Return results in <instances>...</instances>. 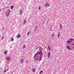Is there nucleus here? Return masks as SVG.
I'll list each match as a JSON object with an SVG mask.
<instances>
[{
  "label": "nucleus",
  "mask_w": 74,
  "mask_h": 74,
  "mask_svg": "<svg viewBox=\"0 0 74 74\" xmlns=\"http://www.w3.org/2000/svg\"><path fill=\"white\" fill-rule=\"evenodd\" d=\"M38 54H39L40 55H43V54L42 53V51H40V52H38L35 54L34 56V58H35V57H37L38 56Z\"/></svg>",
  "instance_id": "nucleus-1"
},
{
  "label": "nucleus",
  "mask_w": 74,
  "mask_h": 74,
  "mask_svg": "<svg viewBox=\"0 0 74 74\" xmlns=\"http://www.w3.org/2000/svg\"><path fill=\"white\" fill-rule=\"evenodd\" d=\"M6 60L8 62H10V61L11 60V58L9 56H7L6 58Z\"/></svg>",
  "instance_id": "nucleus-2"
},
{
  "label": "nucleus",
  "mask_w": 74,
  "mask_h": 74,
  "mask_svg": "<svg viewBox=\"0 0 74 74\" xmlns=\"http://www.w3.org/2000/svg\"><path fill=\"white\" fill-rule=\"evenodd\" d=\"M49 6H50V4L48 3H46L45 4V7H46V8H48Z\"/></svg>",
  "instance_id": "nucleus-3"
},
{
  "label": "nucleus",
  "mask_w": 74,
  "mask_h": 74,
  "mask_svg": "<svg viewBox=\"0 0 74 74\" xmlns=\"http://www.w3.org/2000/svg\"><path fill=\"white\" fill-rule=\"evenodd\" d=\"M34 60H38V61H41V60H42V58H41V56L39 57V58H38V59H36L34 58Z\"/></svg>",
  "instance_id": "nucleus-4"
},
{
  "label": "nucleus",
  "mask_w": 74,
  "mask_h": 74,
  "mask_svg": "<svg viewBox=\"0 0 74 74\" xmlns=\"http://www.w3.org/2000/svg\"><path fill=\"white\" fill-rule=\"evenodd\" d=\"M11 12V11L10 10H9L6 13V16H9V15H10V12Z\"/></svg>",
  "instance_id": "nucleus-5"
},
{
  "label": "nucleus",
  "mask_w": 74,
  "mask_h": 74,
  "mask_svg": "<svg viewBox=\"0 0 74 74\" xmlns=\"http://www.w3.org/2000/svg\"><path fill=\"white\" fill-rule=\"evenodd\" d=\"M24 61V59L23 58H22L21 59V60L20 61V62L22 64L23 63Z\"/></svg>",
  "instance_id": "nucleus-6"
},
{
  "label": "nucleus",
  "mask_w": 74,
  "mask_h": 74,
  "mask_svg": "<svg viewBox=\"0 0 74 74\" xmlns=\"http://www.w3.org/2000/svg\"><path fill=\"white\" fill-rule=\"evenodd\" d=\"M48 58H49L51 57V53L49 52L47 54Z\"/></svg>",
  "instance_id": "nucleus-7"
},
{
  "label": "nucleus",
  "mask_w": 74,
  "mask_h": 74,
  "mask_svg": "<svg viewBox=\"0 0 74 74\" xmlns=\"http://www.w3.org/2000/svg\"><path fill=\"white\" fill-rule=\"evenodd\" d=\"M70 40H68L67 42V43L69 44V42H71V41H73V39L70 38Z\"/></svg>",
  "instance_id": "nucleus-8"
},
{
  "label": "nucleus",
  "mask_w": 74,
  "mask_h": 74,
  "mask_svg": "<svg viewBox=\"0 0 74 74\" xmlns=\"http://www.w3.org/2000/svg\"><path fill=\"white\" fill-rule=\"evenodd\" d=\"M66 48L67 49H68V50H71V48H70V47L69 46H67L66 47Z\"/></svg>",
  "instance_id": "nucleus-9"
},
{
  "label": "nucleus",
  "mask_w": 74,
  "mask_h": 74,
  "mask_svg": "<svg viewBox=\"0 0 74 74\" xmlns=\"http://www.w3.org/2000/svg\"><path fill=\"white\" fill-rule=\"evenodd\" d=\"M21 37V35L20 34H18L16 36V38H19Z\"/></svg>",
  "instance_id": "nucleus-10"
},
{
  "label": "nucleus",
  "mask_w": 74,
  "mask_h": 74,
  "mask_svg": "<svg viewBox=\"0 0 74 74\" xmlns=\"http://www.w3.org/2000/svg\"><path fill=\"white\" fill-rule=\"evenodd\" d=\"M4 53L6 55L7 53V50H5L4 51Z\"/></svg>",
  "instance_id": "nucleus-11"
},
{
  "label": "nucleus",
  "mask_w": 74,
  "mask_h": 74,
  "mask_svg": "<svg viewBox=\"0 0 74 74\" xmlns=\"http://www.w3.org/2000/svg\"><path fill=\"white\" fill-rule=\"evenodd\" d=\"M48 48L49 51H50V50L51 49V47L50 46H48Z\"/></svg>",
  "instance_id": "nucleus-12"
},
{
  "label": "nucleus",
  "mask_w": 74,
  "mask_h": 74,
  "mask_svg": "<svg viewBox=\"0 0 74 74\" xmlns=\"http://www.w3.org/2000/svg\"><path fill=\"white\" fill-rule=\"evenodd\" d=\"M60 28L61 29H62V28L63 27V26H62V25L61 24L60 25Z\"/></svg>",
  "instance_id": "nucleus-13"
},
{
  "label": "nucleus",
  "mask_w": 74,
  "mask_h": 74,
  "mask_svg": "<svg viewBox=\"0 0 74 74\" xmlns=\"http://www.w3.org/2000/svg\"><path fill=\"white\" fill-rule=\"evenodd\" d=\"M44 73V71H41L39 73V74H41V73Z\"/></svg>",
  "instance_id": "nucleus-14"
},
{
  "label": "nucleus",
  "mask_w": 74,
  "mask_h": 74,
  "mask_svg": "<svg viewBox=\"0 0 74 74\" xmlns=\"http://www.w3.org/2000/svg\"><path fill=\"white\" fill-rule=\"evenodd\" d=\"M20 14H22V10H21L20 12Z\"/></svg>",
  "instance_id": "nucleus-15"
},
{
  "label": "nucleus",
  "mask_w": 74,
  "mask_h": 74,
  "mask_svg": "<svg viewBox=\"0 0 74 74\" xmlns=\"http://www.w3.org/2000/svg\"><path fill=\"white\" fill-rule=\"evenodd\" d=\"M36 70H35V68H34L32 69L33 72H35Z\"/></svg>",
  "instance_id": "nucleus-16"
},
{
  "label": "nucleus",
  "mask_w": 74,
  "mask_h": 74,
  "mask_svg": "<svg viewBox=\"0 0 74 74\" xmlns=\"http://www.w3.org/2000/svg\"><path fill=\"white\" fill-rule=\"evenodd\" d=\"M14 8V6H12L10 8L11 9H12H12H13V8Z\"/></svg>",
  "instance_id": "nucleus-17"
},
{
  "label": "nucleus",
  "mask_w": 74,
  "mask_h": 74,
  "mask_svg": "<svg viewBox=\"0 0 74 74\" xmlns=\"http://www.w3.org/2000/svg\"><path fill=\"white\" fill-rule=\"evenodd\" d=\"M39 50L40 51H42V48L40 47V48H39Z\"/></svg>",
  "instance_id": "nucleus-18"
},
{
  "label": "nucleus",
  "mask_w": 74,
  "mask_h": 74,
  "mask_svg": "<svg viewBox=\"0 0 74 74\" xmlns=\"http://www.w3.org/2000/svg\"><path fill=\"white\" fill-rule=\"evenodd\" d=\"M29 34H30V31L29 32L27 33V35L29 36Z\"/></svg>",
  "instance_id": "nucleus-19"
},
{
  "label": "nucleus",
  "mask_w": 74,
  "mask_h": 74,
  "mask_svg": "<svg viewBox=\"0 0 74 74\" xmlns=\"http://www.w3.org/2000/svg\"><path fill=\"white\" fill-rule=\"evenodd\" d=\"M11 41H14V39L13 38H11Z\"/></svg>",
  "instance_id": "nucleus-20"
},
{
  "label": "nucleus",
  "mask_w": 74,
  "mask_h": 74,
  "mask_svg": "<svg viewBox=\"0 0 74 74\" xmlns=\"http://www.w3.org/2000/svg\"><path fill=\"white\" fill-rule=\"evenodd\" d=\"M60 36V34L59 33H58V38H59V37Z\"/></svg>",
  "instance_id": "nucleus-21"
},
{
  "label": "nucleus",
  "mask_w": 74,
  "mask_h": 74,
  "mask_svg": "<svg viewBox=\"0 0 74 74\" xmlns=\"http://www.w3.org/2000/svg\"><path fill=\"white\" fill-rule=\"evenodd\" d=\"M26 23V20H25L23 22V23Z\"/></svg>",
  "instance_id": "nucleus-22"
},
{
  "label": "nucleus",
  "mask_w": 74,
  "mask_h": 74,
  "mask_svg": "<svg viewBox=\"0 0 74 74\" xmlns=\"http://www.w3.org/2000/svg\"><path fill=\"white\" fill-rule=\"evenodd\" d=\"M6 71H7V69L5 70L4 71V73H6Z\"/></svg>",
  "instance_id": "nucleus-23"
},
{
  "label": "nucleus",
  "mask_w": 74,
  "mask_h": 74,
  "mask_svg": "<svg viewBox=\"0 0 74 74\" xmlns=\"http://www.w3.org/2000/svg\"><path fill=\"white\" fill-rule=\"evenodd\" d=\"M54 36V34H52V38H53V36Z\"/></svg>",
  "instance_id": "nucleus-24"
},
{
  "label": "nucleus",
  "mask_w": 74,
  "mask_h": 74,
  "mask_svg": "<svg viewBox=\"0 0 74 74\" xmlns=\"http://www.w3.org/2000/svg\"><path fill=\"white\" fill-rule=\"evenodd\" d=\"M1 38H2V39H1L2 40H3V39H4V37L2 36Z\"/></svg>",
  "instance_id": "nucleus-25"
},
{
  "label": "nucleus",
  "mask_w": 74,
  "mask_h": 74,
  "mask_svg": "<svg viewBox=\"0 0 74 74\" xmlns=\"http://www.w3.org/2000/svg\"><path fill=\"white\" fill-rule=\"evenodd\" d=\"M26 47V46L25 45H24L23 47V48H25Z\"/></svg>",
  "instance_id": "nucleus-26"
},
{
  "label": "nucleus",
  "mask_w": 74,
  "mask_h": 74,
  "mask_svg": "<svg viewBox=\"0 0 74 74\" xmlns=\"http://www.w3.org/2000/svg\"><path fill=\"white\" fill-rule=\"evenodd\" d=\"M9 7V6H6V7H5V8H8Z\"/></svg>",
  "instance_id": "nucleus-27"
},
{
  "label": "nucleus",
  "mask_w": 74,
  "mask_h": 74,
  "mask_svg": "<svg viewBox=\"0 0 74 74\" xmlns=\"http://www.w3.org/2000/svg\"><path fill=\"white\" fill-rule=\"evenodd\" d=\"M40 9H41V7H39L38 8V9L40 10Z\"/></svg>",
  "instance_id": "nucleus-28"
},
{
  "label": "nucleus",
  "mask_w": 74,
  "mask_h": 74,
  "mask_svg": "<svg viewBox=\"0 0 74 74\" xmlns=\"http://www.w3.org/2000/svg\"><path fill=\"white\" fill-rule=\"evenodd\" d=\"M1 10L0 9V12H1Z\"/></svg>",
  "instance_id": "nucleus-29"
},
{
  "label": "nucleus",
  "mask_w": 74,
  "mask_h": 74,
  "mask_svg": "<svg viewBox=\"0 0 74 74\" xmlns=\"http://www.w3.org/2000/svg\"><path fill=\"white\" fill-rule=\"evenodd\" d=\"M8 69H7V71H8Z\"/></svg>",
  "instance_id": "nucleus-30"
},
{
  "label": "nucleus",
  "mask_w": 74,
  "mask_h": 74,
  "mask_svg": "<svg viewBox=\"0 0 74 74\" xmlns=\"http://www.w3.org/2000/svg\"><path fill=\"white\" fill-rule=\"evenodd\" d=\"M72 45H74V44H73Z\"/></svg>",
  "instance_id": "nucleus-31"
},
{
  "label": "nucleus",
  "mask_w": 74,
  "mask_h": 74,
  "mask_svg": "<svg viewBox=\"0 0 74 74\" xmlns=\"http://www.w3.org/2000/svg\"><path fill=\"white\" fill-rule=\"evenodd\" d=\"M4 28H3V29Z\"/></svg>",
  "instance_id": "nucleus-32"
}]
</instances>
